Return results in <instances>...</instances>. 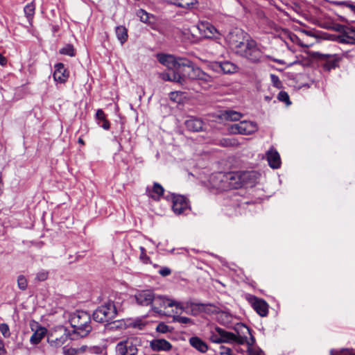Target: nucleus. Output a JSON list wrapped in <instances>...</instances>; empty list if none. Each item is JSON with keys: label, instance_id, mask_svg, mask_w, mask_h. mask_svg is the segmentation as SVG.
I'll list each match as a JSON object with an SVG mask.
<instances>
[{"label": "nucleus", "instance_id": "obj_41", "mask_svg": "<svg viewBox=\"0 0 355 355\" xmlns=\"http://www.w3.org/2000/svg\"><path fill=\"white\" fill-rule=\"evenodd\" d=\"M173 322H180L183 324H193V320L185 316L180 315H173Z\"/></svg>", "mask_w": 355, "mask_h": 355}, {"label": "nucleus", "instance_id": "obj_56", "mask_svg": "<svg viewBox=\"0 0 355 355\" xmlns=\"http://www.w3.org/2000/svg\"><path fill=\"white\" fill-rule=\"evenodd\" d=\"M187 304V302L185 303ZM173 306H175L176 309H181L182 311H184L187 307V305L184 306L182 302H178L174 301V305Z\"/></svg>", "mask_w": 355, "mask_h": 355}, {"label": "nucleus", "instance_id": "obj_55", "mask_svg": "<svg viewBox=\"0 0 355 355\" xmlns=\"http://www.w3.org/2000/svg\"><path fill=\"white\" fill-rule=\"evenodd\" d=\"M179 194H175V193H169L168 194L164 196V198L166 200H171V202H173V200H175V197H177Z\"/></svg>", "mask_w": 355, "mask_h": 355}, {"label": "nucleus", "instance_id": "obj_45", "mask_svg": "<svg viewBox=\"0 0 355 355\" xmlns=\"http://www.w3.org/2000/svg\"><path fill=\"white\" fill-rule=\"evenodd\" d=\"M140 259L143 261L144 263L148 264L151 263L150 257L146 253V249L144 247H140Z\"/></svg>", "mask_w": 355, "mask_h": 355}, {"label": "nucleus", "instance_id": "obj_12", "mask_svg": "<svg viewBox=\"0 0 355 355\" xmlns=\"http://www.w3.org/2000/svg\"><path fill=\"white\" fill-rule=\"evenodd\" d=\"M135 299L138 305L147 306L153 304L155 293L153 290L139 291L135 293Z\"/></svg>", "mask_w": 355, "mask_h": 355}, {"label": "nucleus", "instance_id": "obj_49", "mask_svg": "<svg viewBox=\"0 0 355 355\" xmlns=\"http://www.w3.org/2000/svg\"><path fill=\"white\" fill-rule=\"evenodd\" d=\"M270 79L275 87L278 88L281 87L282 83L277 76L275 74H270Z\"/></svg>", "mask_w": 355, "mask_h": 355}, {"label": "nucleus", "instance_id": "obj_62", "mask_svg": "<svg viewBox=\"0 0 355 355\" xmlns=\"http://www.w3.org/2000/svg\"><path fill=\"white\" fill-rule=\"evenodd\" d=\"M268 59L272 60L275 62L279 63V64H285V62L282 60L272 58L271 57H270V58H268Z\"/></svg>", "mask_w": 355, "mask_h": 355}, {"label": "nucleus", "instance_id": "obj_8", "mask_svg": "<svg viewBox=\"0 0 355 355\" xmlns=\"http://www.w3.org/2000/svg\"><path fill=\"white\" fill-rule=\"evenodd\" d=\"M208 67L213 71L224 74H232L239 69L238 66L230 61L212 62L208 64Z\"/></svg>", "mask_w": 355, "mask_h": 355}, {"label": "nucleus", "instance_id": "obj_38", "mask_svg": "<svg viewBox=\"0 0 355 355\" xmlns=\"http://www.w3.org/2000/svg\"><path fill=\"white\" fill-rule=\"evenodd\" d=\"M35 10V7L33 2L25 6L24 12L28 19H32L33 17Z\"/></svg>", "mask_w": 355, "mask_h": 355}, {"label": "nucleus", "instance_id": "obj_30", "mask_svg": "<svg viewBox=\"0 0 355 355\" xmlns=\"http://www.w3.org/2000/svg\"><path fill=\"white\" fill-rule=\"evenodd\" d=\"M115 33L117 39L120 41L121 44H124L128 40V30L123 26H118L115 28Z\"/></svg>", "mask_w": 355, "mask_h": 355}, {"label": "nucleus", "instance_id": "obj_24", "mask_svg": "<svg viewBox=\"0 0 355 355\" xmlns=\"http://www.w3.org/2000/svg\"><path fill=\"white\" fill-rule=\"evenodd\" d=\"M267 160L272 168H279L281 166V159L279 153L276 150L271 149L268 151Z\"/></svg>", "mask_w": 355, "mask_h": 355}, {"label": "nucleus", "instance_id": "obj_64", "mask_svg": "<svg viewBox=\"0 0 355 355\" xmlns=\"http://www.w3.org/2000/svg\"><path fill=\"white\" fill-rule=\"evenodd\" d=\"M347 29L348 30L349 32L355 34V27L352 26V27L347 28Z\"/></svg>", "mask_w": 355, "mask_h": 355}, {"label": "nucleus", "instance_id": "obj_26", "mask_svg": "<svg viewBox=\"0 0 355 355\" xmlns=\"http://www.w3.org/2000/svg\"><path fill=\"white\" fill-rule=\"evenodd\" d=\"M190 345L201 353H205L208 349V346L200 338L192 336L189 338Z\"/></svg>", "mask_w": 355, "mask_h": 355}, {"label": "nucleus", "instance_id": "obj_5", "mask_svg": "<svg viewBox=\"0 0 355 355\" xmlns=\"http://www.w3.org/2000/svg\"><path fill=\"white\" fill-rule=\"evenodd\" d=\"M193 65V62L187 58L180 60V67L175 71L179 85L184 86L187 84Z\"/></svg>", "mask_w": 355, "mask_h": 355}, {"label": "nucleus", "instance_id": "obj_22", "mask_svg": "<svg viewBox=\"0 0 355 355\" xmlns=\"http://www.w3.org/2000/svg\"><path fill=\"white\" fill-rule=\"evenodd\" d=\"M150 347L154 352H168L173 345L164 338H155L150 342Z\"/></svg>", "mask_w": 355, "mask_h": 355}, {"label": "nucleus", "instance_id": "obj_1", "mask_svg": "<svg viewBox=\"0 0 355 355\" xmlns=\"http://www.w3.org/2000/svg\"><path fill=\"white\" fill-rule=\"evenodd\" d=\"M262 46L254 40L248 38L246 42L236 44V53L251 63L257 64L266 62L270 55H266L261 49Z\"/></svg>", "mask_w": 355, "mask_h": 355}, {"label": "nucleus", "instance_id": "obj_59", "mask_svg": "<svg viewBox=\"0 0 355 355\" xmlns=\"http://www.w3.org/2000/svg\"><path fill=\"white\" fill-rule=\"evenodd\" d=\"M7 58L0 53V65L6 66L7 64Z\"/></svg>", "mask_w": 355, "mask_h": 355}, {"label": "nucleus", "instance_id": "obj_53", "mask_svg": "<svg viewBox=\"0 0 355 355\" xmlns=\"http://www.w3.org/2000/svg\"><path fill=\"white\" fill-rule=\"evenodd\" d=\"M329 2L331 4L334 5V6H344L345 7H347V5L348 3L347 1H329Z\"/></svg>", "mask_w": 355, "mask_h": 355}, {"label": "nucleus", "instance_id": "obj_4", "mask_svg": "<svg viewBox=\"0 0 355 355\" xmlns=\"http://www.w3.org/2000/svg\"><path fill=\"white\" fill-rule=\"evenodd\" d=\"M311 55L313 58L322 62V66L325 71H330L338 67V62L340 60V57L336 54H323L315 51L311 52Z\"/></svg>", "mask_w": 355, "mask_h": 355}, {"label": "nucleus", "instance_id": "obj_33", "mask_svg": "<svg viewBox=\"0 0 355 355\" xmlns=\"http://www.w3.org/2000/svg\"><path fill=\"white\" fill-rule=\"evenodd\" d=\"M216 145L222 146V147H232L236 145V141L234 139L231 138H222L217 140L215 142Z\"/></svg>", "mask_w": 355, "mask_h": 355}, {"label": "nucleus", "instance_id": "obj_29", "mask_svg": "<svg viewBox=\"0 0 355 355\" xmlns=\"http://www.w3.org/2000/svg\"><path fill=\"white\" fill-rule=\"evenodd\" d=\"M47 329L45 327H40L31 336L30 342L33 345H37L46 334Z\"/></svg>", "mask_w": 355, "mask_h": 355}, {"label": "nucleus", "instance_id": "obj_15", "mask_svg": "<svg viewBox=\"0 0 355 355\" xmlns=\"http://www.w3.org/2000/svg\"><path fill=\"white\" fill-rule=\"evenodd\" d=\"M175 200L172 202V209L177 215L184 214V211L189 209L188 199L182 195H178L174 198Z\"/></svg>", "mask_w": 355, "mask_h": 355}, {"label": "nucleus", "instance_id": "obj_39", "mask_svg": "<svg viewBox=\"0 0 355 355\" xmlns=\"http://www.w3.org/2000/svg\"><path fill=\"white\" fill-rule=\"evenodd\" d=\"M184 93L180 91L171 92L169 94L170 99L175 103H180L184 98Z\"/></svg>", "mask_w": 355, "mask_h": 355}, {"label": "nucleus", "instance_id": "obj_40", "mask_svg": "<svg viewBox=\"0 0 355 355\" xmlns=\"http://www.w3.org/2000/svg\"><path fill=\"white\" fill-rule=\"evenodd\" d=\"M173 331V327L166 325L164 322H159L157 327L156 331L161 334L171 333Z\"/></svg>", "mask_w": 355, "mask_h": 355}, {"label": "nucleus", "instance_id": "obj_17", "mask_svg": "<svg viewBox=\"0 0 355 355\" xmlns=\"http://www.w3.org/2000/svg\"><path fill=\"white\" fill-rule=\"evenodd\" d=\"M198 29L201 33H203V35L206 38L209 39H218L220 33L214 25L209 22L205 21L201 22L198 25Z\"/></svg>", "mask_w": 355, "mask_h": 355}, {"label": "nucleus", "instance_id": "obj_20", "mask_svg": "<svg viewBox=\"0 0 355 355\" xmlns=\"http://www.w3.org/2000/svg\"><path fill=\"white\" fill-rule=\"evenodd\" d=\"M54 68L55 71L53 76L55 81L64 83L69 76V72L64 67V64L62 62H58L54 65Z\"/></svg>", "mask_w": 355, "mask_h": 355}, {"label": "nucleus", "instance_id": "obj_31", "mask_svg": "<svg viewBox=\"0 0 355 355\" xmlns=\"http://www.w3.org/2000/svg\"><path fill=\"white\" fill-rule=\"evenodd\" d=\"M242 329H245L247 333L250 335V340H247V345L248 346L253 345L255 343V342H256L255 338L252 335V331H253L250 328L247 327L245 324H238L236 325V327H235V330L238 333H239V331H241L243 334H245L244 332L242 331Z\"/></svg>", "mask_w": 355, "mask_h": 355}, {"label": "nucleus", "instance_id": "obj_36", "mask_svg": "<svg viewBox=\"0 0 355 355\" xmlns=\"http://www.w3.org/2000/svg\"><path fill=\"white\" fill-rule=\"evenodd\" d=\"M178 6L182 8L191 9L198 3V0H179Z\"/></svg>", "mask_w": 355, "mask_h": 355}, {"label": "nucleus", "instance_id": "obj_18", "mask_svg": "<svg viewBox=\"0 0 355 355\" xmlns=\"http://www.w3.org/2000/svg\"><path fill=\"white\" fill-rule=\"evenodd\" d=\"M184 125L187 130L190 132L204 131V121L200 118L196 116H189L184 121Z\"/></svg>", "mask_w": 355, "mask_h": 355}, {"label": "nucleus", "instance_id": "obj_47", "mask_svg": "<svg viewBox=\"0 0 355 355\" xmlns=\"http://www.w3.org/2000/svg\"><path fill=\"white\" fill-rule=\"evenodd\" d=\"M220 333L216 331V329L214 331H211V335L209 336V340L212 343H221V339L220 338Z\"/></svg>", "mask_w": 355, "mask_h": 355}, {"label": "nucleus", "instance_id": "obj_34", "mask_svg": "<svg viewBox=\"0 0 355 355\" xmlns=\"http://www.w3.org/2000/svg\"><path fill=\"white\" fill-rule=\"evenodd\" d=\"M59 53L61 55H69L70 57H74L76 55V50L72 44H67L59 50Z\"/></svg>", "mask_w": 355, "mask_h": 355}, {"label": "nucleus", "instance_id": "obj_11", "mask_svg": "<svg viewBox=\"0 0 355 355\" xmlns=\"http://www.w3.org/2000/svg\"><path fill=\"white\" fill-rule=\"evenodd\" d=\"M248 300L252 308L260 316L266 317L268 315V304L264 300L251 295H249Z\"/></svg>", "mask_w": 355, "mask_h": 355}, {"label": "nucleus", "instance_id": "obj_44", "mask_svg": "<svg viewBox=\"0 0 355 355\" xmlns=\"http://www.w3.org/2000/svg\"><path fill=\"white\" fill-rule=\"evenodd\" d=\"M0 331L4 338H8L10 336V328L6 323L0 324Z\"/></svg>", "mask_w": 355, "mask_h": 355}, {"label": "nucleus", "instance_id": "obj_2", "mask_svg": "<svg viewBox=\"0 0 355 355\" xmlns=\"http://www.w3.org/2000/svg\"><path fill=\"white\" fill-rule=\"evenodd\" d=\"M69 322L73 328L72 333L69 334L71 340H76L78 337L83 338L92 330L91 315L87 311H76L71 316Z\"/></svg>", "mask_w": 355, "mask_h": 355}, {"label": "nucleus", "instance_id": "obj_13", "mask_svg": "<svg viewBox=\"0 0 355 355\" xmlns=\"http://www.w3.org/2000/svg\"><path fill=\"white\" fill-rule=\"evenodd\" d=\"M210 181L213 187L218 190H230V186L227 183L228 178L227 177V173L219 172L216 174H213L210 178Z\"/></svg>", "mask_w": 355, "mask_h": 355}, {"label": "nucleus", "instance_id": "obj_42", "mask_svg": "<svg viewBox=\"0 0 355 355\" xmlns=\"http://www.w3.org/2000/svg\"><path fill=\"white\" fill-rule=\"evenodd\" d=\"M277 99L279 101L285 103L287 105L291 104V101H290L289 96L288 93L285 91H280L277 95Z\"/></svg>", "mask_w": 355, "mask_h": 355}, {"label": "nucleus", "instance_id": "obj_60", "mask_svg": "<svg viewBox=\"0 0 355 355\" xmlns=\"http://www.w3.org/2000/svg\"><path fill=\"white\" fill-rule=\"evenodd\" d=\"M347 7L350 8L355 13V3L348 1Z\"/></svg>", "mask_w": 355, "mask_h": 355}, {"label": "nucleus", "instance_id": "obj_48", "mask_svg": "<svg viewBox=\"0 0 355 355\" xmlns=\"http://www.w3.org/2000/svg\"><path fill=\"white\" fill-rule=\"evenodd\" d=\"M294 64H301L302 66H309L310 64V62L309 60H300L298 58L294 62L290 63L288 66L291 67Z\"/></svg>", "mask_w": 355, "mask_h": 355}, {"label": "nucleus", "instance_id": "obj_63", "mask_svg": "<svg viewBox=\"0 0 355 355\" xmlns=\"http://www.w3.org/2000/svg\"><path fill=\"white\" fill-rule=\"evenodd\" d=\"M336 31L339 32H343V33H344V32H346L345 31V26L342 25H338V27L336 28Z\"/></svg>", "mask_w": 355, "mask_h": 355}, {"label": "nucleus", "instance_id": "obj_3", "mask_svg": "<svg viewBox=\"0 0 355 355\" xmlns=\"http://www.w3.org/2000/svg\"><path fill=\"white\" fill-rule=\"evenodd\" d=\"M118 315V311L114 301L108 300L98 306L92 313L93 320L98 323H106L105 327L113 329Z\"/></svg>", "mask_w": 355, "mask_h": 355}, {"label": "nucleus", "instance_id": "obj_28", "mask_svg": "<svg viewBox=\"0 0 355 355\" xmlns=\"http://www.w3.org/2000/svg\"><path fill=\"white\" fill-rule=\"evenodd\" d=\"M216 331L220 333V338L221 339V343H233L236 338V335L232 332L227 331L223 329L216 327Z\"/></svg>", "mask_w": 355, "mask_h": 355}, {"label": "nucleus", "instance_id": "obj_7", "mask_svg": "<svg viewBox=\"0 0 355 355\" xmlns=\"http://www.w3.org/2000/svg\"><path fill=\"white\" fill-rule=\"evenodd\" d=\"M257 130V123L252 121H243L239 123L233 124L230 128L232 134L250 135Z\"/></svg>", "mask_w": 355, "mask_h": 355}, {"label": "nucleus", "instance_id": "obj_21", "mask_svg": "<svg viewBox=\"0 0 355 355\" xmlns=\"http://www.w3.org/2000/svg\"><path fill=\"white\" fill-rule=\"evenodd\" d=\"M188 79L200 80L205 83H211L213 81V78L211 76L203 71L200 67L196 66L194 64L191 67L190 75Z\"/></svg>", "mask_w": 355, "mask_h": 355}, {"label": "nucleus", "instance_id": "obj_54", "mask_svg": "<svg viewBox=\"0 0 355 355\" xmlns=\"http://www.w3.org/2000/svg\"><path fill=\"white\" fill-rule=\"evenodd\" d=\"M291 39L292 41L297 42L301 46L308 47V45L304 44L300 38L295 34H293V36L291 37Z\"/></svg>", "mask_w": 355, "mask_h": 355}, {"label": "nucleus", "instance_id": "obj_10", "mask_svg": "<svg viewBox=\"0 0 355 355\" xmlns=\"http://www.w3.org/2000/svg\"><path fill=\"white\" fill-rule=\"evenodd\" d=\"M157 58L160 64L166 67L169 70L174 71L180 67V60H182V57H175L170 54L158 53Z\"/></svg>", "mask_w": 355, "mask_h": 355}, {"label": "nucleus", "instance_id": "obj_27", "mask_svg": "<svg viewBox=\"0 0 355 355\" xmlns=\"http://www.w3.org/2000/svg\"><path fill=\"white\" fill-rule=\"evenodd\" d=\"M243 35L244 33L241 29H235L234 31H231L228 35L230 42L236 48V44H239V42H244Z\"/></svg>", "mask_w": 355, "mask_h": 355}, {"label": "nucleus", "instance_id": "obj_50", "mask_svg": "<svg viewBox=\"0 0 355 355\" xmlns=\"http://www.w3.org/2000/svg\"><path fill=\"white\" fill-rule=\"evenodd\" d=\"M159 274L162 277H166L171 274V270L168 267H162L159 270Z\"/></svg>", "mask_w": 355, "mask_h": 355}, {"label": "nucleus", "instance_id": "obj_46", "mask_svg": "<svg viewBox=\"0 0 355 355\" xmlns=\"http://www.w3.org/2000/svg\"><path fill=\"white\" fill-rule=\"evenodd\" d=\"M48 276H49L48 271H46L45 270H41L37 273L35 279L39 282H43V281H45L48 278Z\"/></svg>", "mask_w": 355, "mask_h": 355}, {"label": "nucleus", "instance_id": "obj_57", "mask_svg": "<svg viewBox=\"0 0 355 355\" xmlns=\"http://www.w3.org/2000/svg\"><path fill=\"white\" fill-rule=\"evenodd\" d=\"M7 351L5 349L4 343L2 339L0 338V355L6 354Z\"/></svg>", "mask_w": 355, "mask_h": 355}, {"label": "nucleus", "instance_id": "obj_25", "mask_svg": "<svg viewBox=\"0 0 355 355\" xmlns=\"http://www.w3.org/2000/svg\"><path fill=\"white\" fill-rule=\"evenodd\" d=\"M96 121L97 124L104 130H109L110 128V123L107 119V115L102 109L97 110L96 112Z\"/></svg>", "mask_w": 355, "mask_h": 355}, {"label": "nucleus", "instance_id": "obj_35", "mask_svg": "<svg viewBox=\"0 0 355 355\" xmlns=\"http://www.w3.org/2000/svg\"><path fill=\"white\" fill-rule=\"evenodd\" d=\"M159 77L164 81H170L178 83V77L175 71L171 72H163L159 74Z\"/></svg>", "mask_w": 355, "mask_h": 355}, {"label": "nucleus", "instance_id": "obj_19", "mask_svg": "<svg viewBox=\"0 0 355 355\" xmlns=\"http://www.w3.org/2000/svg\"><path fill=\"white\" fill-rule=\"evenodd\" d=\"M136 16L139 20L148 25L151 28L155 29L157 26V17L154 15L146 12L145 10L140 8L136 12Z\"/></svg>", "mask_w": 355, "mask_h": 355}, {"label": "nucleus", "instance_id": "obj_37", "mask_svg": "<svg viewBox=\"0 0 355 355\" xmlns=\"http://www.w3.org/2000/svg\"><path fill=\"white\" fill-rule=\"evenodd\" d=\"M337 41L341 44H355V38L350 37L348 32H344L343 35L338 36Z\"/></svg>", "mask_w": 355, "mask_h": 355}, {"label": "nucleus", "instance_id": "obj_16", "mask_svg": "<svg viewBox=\"0 0 355 355\" xmlns=\"http://www.w3.org/2000/svg\"><path fill=\"white\" fill-rule=\"evenodd\" d=\"M154 305L152 306V310L156 313L162 314V311L160 307L164 309L167 307H173L174 305V300H170L162 295H155V300L153 301Z\"/></svg>", "mask_w": 355, "mask_h": 355}, {"label": "nucleus", "instance_id": "obj_6", "mask_svg": "<svg viewBox=\"0 0 355 355\" xmlns=\"http://www.w3.org/2000/svg\"><path fill=\"white\" fill-rule=\"evenodd\" d=\"M250 176V173L249 172L231 171L227 173L230 190L243 187L245 180Z\"/></svg>", "mask_w": 355, "mask_h": 355}, {"label": "nucleus", "instance_id": "obj_51", "mask_svg": "<svg viewBox=\"0 0 355 355\" xmlns=\"http://www.w3.org/2000/svg\"><path fill=\"white\" fill-rule=\"evenodd\" d=\"M233 343H237L239 344H244L247 343V336H236L235 340L233 341Z\"/></svg>", "mask_w": 355, "mask_h": 355}, {"label": "nucleus", "instance_id": "obj_52", "mask_svg": "<svg viewBox=\"0 0 355 355\" xmlns=\"http://www.w3.org/2000/svg\"><path fill=\"white\" fill-rule=\"evenodd\" d=\"M220 355H232V349L229 347H225L223 345L220 347Z\"/></svg>", "mask_w": 355, "mask_h": 355}, {"label": "nucleus", "instance_id": "obj_14", "mask_svg": "<svg viewBox=\"0 0 355 355\" xmlns=\"http://www.w3.org/2000/svg\"><path fill=\"white\" fill-rule=\"evenodd\" d=\"M116 351L119 355H137L138 349L132 341L125 340L117 344Z\"/></svg>", "mask_w": 355, "mask_h": 355}, {"label": "nucleus", "instance_id": "obj_43", "mask_svg": "<svg viewBox=\"0 0 355 355\" xmlns=\"http://www.w3.org/2000/svg\"><path fill=\"white\" fill-rule=\"evenodd\" d=\"M17 286L18 288L21 291H25L27 288L28 282L26 278L21 275L17 277Z\"/></svg>", "mask_w": 355, "mask_h": 355}, {"label": "nucleus", "instance_id": "obj_58", "mask_svg": "<svg viewBox=\"0 0 355 355\" xmlns=\"http://www.w3.org/2000/svg\"><path fill=\"white\" fill-rule=\"evenodd\" d=\"M78 352V350L74 348H69L67 350H64L65 355H76Z\"/></svg>", "mask_w": 355, "mask_h": 355}, {"label": "nucleus", "instance_id": "obj_32", "mask_svg": "<svg viewBox=\"0 0 355 355\" xmlns=\"http://www.w3.org/2000/svg\"><path fill=\"white\" fill-rule=\"evenodd\" d=\"M152 191L156 196L150 195V197L154 200H159L160 196L164 195V189L160 184L155 182L153 187Z\"/></svg>", "mask_w": 355, "mask_h": 355}, {"label": "nucleus", "instance_id": "obj_61", "mask_svg": "<svg viewBox=\"0 0 355 355\" xmlns=\"http://www.w3.org/2000/svg\"><path fill=\"white\" fill-rule=\"evenodd\" d=\"M113 141H116L118 144H119V149L121 150L122 148V138H119L118 139L116 137H114L113 138Z\"/></svg>", "mask_w": 355, "mask_h": 355}, {"label": "nucleus", "instance_id": "obj_23", "mask_svg": "<svg viewBox=\"0 0 355 355\" xmlns=\"http://www.w3.org/2000/svg\"><path fill=\"white\" fill-rule=\"evenodd\" d=\"M242 116L243 114L241 113L232 110L220 111L216 115V117L220 120L232 121H239Z\"/></svg>", "mask_w": 355, "mask_h": 355}, {"label": "nucleus", "instance_id": "obj_9", "mask_svg": "<svg viewBox=\"0 0 355 355\" xmlns=\"http://www.w3.org/2000/svg\"><path fill=\"white\" fill-rule=\"evenodd\" d=\"M187 307H190L191 309L192 315H197L200 313L207 314H214L217 311L216 306L211 303H197L193 302H187Z\"/></svg>", "mask_w": 355, "mask_h": 355}]
</instances>
